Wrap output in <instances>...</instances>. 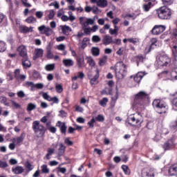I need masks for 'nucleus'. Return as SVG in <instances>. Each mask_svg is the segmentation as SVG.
<instances>
[{
    "instance_id": "f257e3e1",
    "label": "nucleus",
    "mask_w": 177,
    "mask_h": 177,
    "mask_svg": "<svg viewBox=\"0 0 177 177\" xmlns=\"http://www.w3.org/2000/svg\"><path fill=\"white\" fill-rule=\"evenodd\" d=\"M115 73L118 80H122L127 75V65L123 62H118L115 65Z\"/></svg>"
},
{
    "instance_id": "f03ea898",
    "label": "nucleus",
    "mask_w": 177,
    "mask_h": 177,
    "mask_svg": "<svg viewBox=\"0 0 177 177\" xmlns=\"http://www.w3.org/2000/svg\"><path fill=\"white\" fill-rule=\"evenodd\" d=\"M32 128L37 138H44L46 132L45 126L42 125L39 120H35L32 122Z\"/></svg>"
},
{
    "instance_id": "7ed1b4c3",
    "label": "nucleus",
    "mask_w": 177,
    "mask_h": 177,
    "mask_svg": "<svg viewBox=\"0 0 177 177\" xmlns=\"http://www.w3.org/2000/svg\"><path fill=\"white\" fill-rule=\"evenodd\" d=\"M169 63H171V58L168 57V55H158L156 57L155 66L157 68H162V67H167Z\"/></svg>"
},
{
    "instance_id": "20e7f679",
    "label": "nucleus",
    "mask_w": 177,
    "mask_h": 177,
    "mask_svg": "<svg viewBox=\"0 0 177 177\" xmlns=\"http://www.w3.org/2000/svg\"><path fill=\"white\" fill-rule=\"evenodd\" d=\"M127 122L129 125L140 128L142 122H143V118L140 114L131 115L127 118Z\"/></svg>"
},
{
    "instance_id": "39448f33",
    "label": "nucleus",
    "mask_w": 177,
    "mask_h": 177,
    "mask_svg": "<svg viewBox=\"0 0 177 177\" xmlns=\"http://www.w3.org/2000/svg\"><path fill=\"white\" fill-rule=\"evenodd\" d=\"M152 104L158 114L167 113V104L164 101L160 100H154Z\"/></svg>"
},
{
    "instance_id": "423d86ee",
    "label": "nucleus",
    "mask_w": 177,
    "mask_h": 177,
    "mask_svg": "<svg viewBox=\"0 0 177 177\" xmlns=\"http://www.w3.org/2000/svg\"><path fill=\"white\" fill-rule=\"evenodd\" d=\"M159 19H168L171 18L172 13L171 10L165 6L161 7L156 10Z\"/></svg>"
},
{
    "instance_id": "0eeeda50",
    "label": "nucleus",
    "mask_w": 177,
    "mask_h": 177,
    "mask_svg": "<svg viewBox=\"0 0 177 177\" xmlns=\"http://www.w3.org/2000/svg\"><path fill=\"white\" fill-rule=\"evenodd\" d=\"M79 20L82 28L93 26V24H95V19L88 18L86 17H79Z\"/></svg>"
},
{
    "instance_id": "6e6552de",
    "label": "nucleus",
    "mask_w": 177,
    "mask_h": 177,
    "mask_svg": "<svg viewBox=\"0 0 177 177\" xmlns=\"http://www.w3.org/2000/svg\"><path fill=\"white\" fill-rule=\"evenodd\" d=\"M149 97L147 93L145 91H140L136 95V98L134 100V103L136 107H140L142 106V103H138L139 100H143V99H146Z\"/></svg>"
},
{
    "instance_id": "1a4fd4ad",
    "label": "nucleus",
    "mask_w": 177,
    "mask_h": 177,
    "mask_svg": "<svg viewBox=\"0 0 177 177\" xmlns=\"http://www.w3.org/2000/svg\"><path fill=\"white\" fill-rule=\"evenodd\" d=\"M38 30L39 31L40 34L44 35L46 37H50L53 35L55 32L50 27H46L45 25H42L38 27Z\"/></svg>"
},
{
    "instance_id": "9d476101",
    "label": "nucleus",
    "mask_w": 177,
    "mask_h": 177,
    "mask_svg": "<svg viewBox=\"0 0 177 177\" xmlns=\"http://www.w3.org/2000/svg\"><path fill=\"white\" fill-rule=\"evenodd\" d=\"M165 28L166 27L164 25H156L151 30V34L153 35H160V34L165 31Z\"/></svg>"
},
{
    "instance_id": "9b49d317",
    "label": "nucleus",
    "mask_w": 177,
    "mask_h": 177,
    "mask_svg": "<svg viewBox=\"0 0 177 177\" xmlns=\"http://www.w3.org/2000/svg\"><path fill=\"white\" fill-rule=\"evenodd\" d=\"M17 52L19 53V56L21 57H24L25 59H27V48L24 45H21L18 46L17 48Z\"/></svg>"
},
{
    "instance_id": "f8f14e48",
    "label": "nucleus",
    "mask_w": 177,
    "mask_h": 177,
    "mask_svg": "<svg viewBox=\"0 0 177 177\" xmlns=\"http://www.w3.org/2000/svg\"><path fill=\"white\" fill-rule=\"evenodd\" d=\"M95 73H96L93 77H92V75H88V78L90 80V84L91 85H96L98 83L97 80L99 79V77H100L99 69H96Z\"/></svg>"
},
{
    "instance_id": "ddd939ff",
    "label": "nucleus",
    "mask_w": 177,
    "mask_h": 177,
    "mask_svg": "<svg viewBox=\"0 0 177 177\" xmlns=\"http://www.w3.org/2000/svg\"><path fill=\"white\" fill-rule=\"evenodd\" d=\"M144 1L145 3L142 6L143 10H145V12H149L151 6H153V2H156V0H144Z\"/></svg>"
},
{
    "instance_id": "4468645a",
    "label": "nucleus",
    "mask_w": 177,
    "mask_h": 177,
    "mask_svg": "<svg viewBox=\"0 0 177 177\" xmlns=\"http://www.w3.org/2000/svg\"><path fill=\"white\" fill-rule=\"evenodd\" d=\"M90 41L91 39L89 37H84L82 41L78 44L79 49H85Z\"/></svg>"
},
{
    "instance_id": "2eb2a0df",
    "label": "nucleus",
    "mask_w": 177,
    "mask_h": 177,
    "mask_svg": "<svg viewBox=\"0 0 177 177\" xmlns=\"http://www.w3.org/2000/svg\"><path fill=\"white\" fill-rule=\"evenodd\" d=\"M151 45L149 47H146L145 52L146 53H150L151 52V48H153V45L157 46V43L158 42V39L156 37L151 39Z\"/></svg>"
},
{
    "instance_id": "dca6fc26",
    "label": "nucleus",
    "mask_w": 177,
    "mask_h": 177,
    "mask_svg": "<svg viewBox=\"0 0 177 177\" xmlns=\"http://www.w3.org/2000/svg\"><path fill=\"white\" fill-rule=\"evenodd\" d=\"M44 56V49L35 48L34 52L33 60H37L38 57H42Z\"/></svg>"
},
{
    "instance_id": "f3484780",
    "label": "nucleus",
    "mask_w": 177,
    "mask_h": 177,
    "mask_svg": "<svg viewBox=\"0 0 177 177\" xmlns=\"http://www.w3.org/2000/svg\"><path fill=\"white\" fill-rule=\"evenodd\" d=\"M33 29L34 28L32 26H30L29 28L26 26H19L20 32H22V34H27V32H32Z\"/></svg>"
},
{
    "instance_id": "a211bd4d",
    "label": "nucleus",
    "mask_w": 177,
    "mask_h": 177,
    "mask_svg": "<svg viewBox=\"0 0 177 177\" xmlns=\"http://www.w3.org/2000/svg\"><path fill=\"white\" fill-rule=\"evenodd\" d=\"M56 126L60 128L62 133L66 135V132H67V126L66 125V122L62 123L61 121H58Z\"/></svg>"
},
{
    "instance_id": "6ab92c4d",
    "label": "nucleus",
    "mask_w": 177,
    "mask_h": 177,
    "mask_svg": "<svg viewBox=\"0 0 177 177\" xmlns=\"http://www.w3.org/2000/svg\"><path fill=\"white\" fill-rule=\"evenodd\" d=\"M12 171L15 175H20L24 172V168L21 166H16L12 168Z\"/></svg>"
},
{
    "instance_id": "aec40b11",
    "label": "nucleus",
    "mask_w": 177,
    "mask_h": 177,
    "mask_svg": "<svg viewBox=\"0 0 177 177\" xmlns=\"http://www.w3.org/2000/svg\"><path fill=\"white\" fill-rule=\"evenodd\" d=\"M113 37L109 35H106L104 36L102 39V44L104 45H110V44H113Z\"/></svg>"
},
{
    "instance_id": "412c9836",
    "label": "nucleus",
    "mask_w": 177,
    "mask_h": 177,
    "mask_svg": "<svg viewBox=\"0 0 177 177\" xmlns=\"http://www.w3.org/2000/svg\"><path fill=\"white\" fill-rule=\"evenodd\" d=\"M169 174L171 176H174L177 174V163H175L169 167Z\"/></svg>"
},
{
    "instance_id": "4be33fe9",
    "label": "nucleus",
    "mask_w": 177,
    "mask_h": 177,
    "mask_svg": "<svg viewBox=\"0 0 177 177\" xmlns=\"http://www.w3.org/2000/svg\"><path fill=\"white\" fill-rule=\"evenodd\" d=\"M61 30L64 35H70V32L73 31V29L67 25L61 26Z\"/></svg>"
},
{
    "instance_id": "5701e85b",
    "label": "nucleus",
    "mask_w": 177,
    "mask_h": 177,
    "mask_svg": "<svg viewBox=\"0 0 177 177\" xmlns=\"http://www.w3.org/2000/svg\"><path fill=\"white\" fill-rule=\"evenodd\" d=\"M154 169H144L142 170V174L145 175V176H154V172H153Z\"/></svg>"
},
{
    "instance_id": "b1692460",
    "label": "nucleus",
    "mask_w": 177,
    "mask_h": 177,
    "mask_svg": "<svg viewBox=\"0 0 177 177\" xmlns=\"http://www.w3.org/2000/svg\"><path fill=\"white\" fill-rule=\"evenodd\" d=\"M62 63L65 67H71L74 66V61L71 59H64L62 60Z\"/></svg>"
},
{
    "instance_id": "393cba45",
    "label": "nucleus",
    "mask_w": 177,
    "mask_h": 177,
    "mask_svg": "<svg viewBox=\"0 0 177 177\" xmlns=\"http://www.w3.org/2000/svg\"><path fill=\"white\" fill-rule=\"evenodd\" d=\"M145 75H146V74L143 72H138L136 76H134V81L137 83L140 82V81H142V78H143V77H145Z\"/></svg>"
},
{
    "instance_id": "a878e982",
    "label": "nucleus",
    "mask_w": 177,
    "mask_h": 177,
    "mask_svg": "<svg viewBox=\"0 0 177 177\" xmlns=\"http://www.w3.org/2000/svg\"><path fill=\"white\" fill-rule=\"evenodd\" d=\"M24 138H26V133H22L20 136L17 138H14V140L16 142V145H20L23 143V140H24Z\"/></svg>"
},
{
    "instance_id": "bb28decb",
    "label": "nucleus",
    "mask_w": 177,
    "mask_h": 177,
    "mask_svg": "<svg viewBox=\"0 0 177 177\" xmlns=\"http://www.w3.org/2000/svg\"><path fill=\"white\" fill-rule=\"evenodd\" d=\"M52 44L50 42L47 47V58L53 59V53H52Z\"/></svg>"
},
{
    "instance_id": "cd10ccee",
    "label": "nucleus",
    "mask_w": 177,
    "mask_h": 177,
    "mask_svg": "<svg viewBox=\"0 0 177 177\" xmlns=\"http://www.w3.org/2000/svg\"><path fill=\"white\" fill-rule=\"evenodd\" d=\"M66 151V147L63 145V143L59 144V147L58 149V156L59 157H62L63 154H64Z\"/></svg>"
},
{
    "instance_id": "c85d7f7f",
    "label": "nucleus",
    "mask_w": 177,
    "mask_h": 177,
    "mask_svg": "<svg viewBox=\"0 0 177 177\" xmlns=\"http://www.w3.org/2000/svg\"><path fill=\"white\" fill-rule=\"evenodd\" d=\"M24 165L26 169V172H30V171H32V169H34V165H32L29 161H26Z\"/></svg>"
},
{
    "instance_id": "c756f323",
    "label": "nucleus",
    "mask_w": 177,
    "mask_h": 177,
    "mask_svg": "<svg viewBox=\"0 0 177 177\" xmlns=\"http://www.w3.org/2000/svg\"><path fill=\"white\" fill-rule=\"evenodd\" d=\"M91 53L93 56H95V57L99 56V55H100V48L97 47H92Z\"/></svg>"
},
{
    "instance_id": "7c9ffc66",
    "label": "nucleus",
    "mask_w": 177,
    "mask_h": 177,
    "mask_svg": "<svg viewBox=\"0 0 177 177\" xmlns=\"http://www.w3.org/2000/svg\"><path fill=\"white\" fill-rule=\"evenodd\" d=\"M119 30L120 29L118 26H114V29L113 28L109 29V34H111V35H115V37H117V35H118Z\"/></svg>"
},
{
    "instance_id": "2f4dec72",
    "label": "nucleus",
    "mask_w": 177,
    "mask_h": 177,
    "mask_svg": "<svg viewBox=\"0 0 177 177\" xmlns=\"http://www.w3.org/2000/svg\"><path fill=\"white\" fill-rule=\"evenodd\" d=\"M76 60H77V66L80 68H82L84 66V64H85L84 57H77Z\"/></svg>"
},
{
    "instance_id": "473e14b6",
    "label": "nucleus",
    "mask_w": 177,
    "mask_h": 177,
    "mask_svg": "<svg viewBox=\"0 0 177 177\" xmlns=\"http://www.w3.org/2000/svg\"><path fill=\"white\" fill-rule=\"evenodd\" d=\"M97 5L100 8H106L107 6V0H97Z\"/></svg>"
},
{
    "instance_id": "72a5a7b5",
    "label": "nucleus",
    "mask_w": 177,
    "mask_h": 177,
    "mask_svg": "<svg viewBox=\"0 0 177 177\" xmlns=\"http://www.w3.org/2000/svg\"><path fill=\"white\" fill-rule=\"evenodd\" d=\"M22 66L24 68H30V67H31V62H30L28 59L22 60Z\"/></svg>"
},
{
    "instance_id": "f704fd0d",
    "label": "nucleus",
    "mask_w": 177,
    "mask_h": 177,
    "mask_svg": "<svg viewBox=\"0 0 177 177\" xmlns=\"http://www.w3.org/2000/svg\"><path fill=\"white\" fill-rule=\"evenodd\" d=\"M86 59L87 60L88 64H89L91 67H95L96 63L92 57H86Z\"/></svg>"
},
{
    "instance_id": "c9c22d12",
    "label": "nucleus",
    "mask_w": 177,
    "mask_h": 177,
    "mask_svg": "<svg viewBox=\"0 0 177 177\" xmlns=\"http://www.w3.org/2000/svg\"><path fill=\"white\" fill-rule=\"evenodd\" d=\"M6 50V43L2 40H0V53H2Z\"/></svg>"
},
{
    "instance_id": "e433bc0d",
    "label": "nucleus",
    "mask_w": 177,
    "mask_h": 177,
    "mask_svg": "<svg viewBox=\"0 0 177 177\" xmlns=\"http://www.w3.org/2000/svg\"><path fill=\"white\" fill-rule=\"evenodd\" d=\"M171 97H172V104L173 106H174V107L177 108V93H174L173 94H171Z\"/></svg>"
},
{
    "instance_id": "4c0bfd02",
    "label": "nucleus",
    "mask_w": 177,
    "mask_h": 177,
    "mask_svg": "<svg viewBox=\"0 0 177 177\" xmlns=\"http://www.w3.org/2000/svg\"><path fill=\"white\" fill-rule=\"evenodd\" d=\"M45 70L46 71H53V70H55V64H48L46 65Z\"/></svg>"
},
{
    "instance_id": "58836bf2",
    "label": "nucleus",
    "mask_w": 177,
    "mask_h": 177,
    "mask_svg": "<svg viewBox=\"0 0 177 177\" xmlns=\"http://www.w3.org/2000/svg\"><path fill=\"white\" fill-rule=\"evenodd\" d=\"M37 109V105L32 103L28 104L26 110L27 111H32V110H35Z\"/></svg>"
},
{
    "instance_id": "ea45409f",
    "label": "nucleus",
    "mask_w": 177,
    "mask_h": 177,
    "mask_svg": "<svg viewBox=\"0 0 177 177\" xmlns=\"http://www.w3.org/2000/svg\"><path fill=\"white\" fill-rule=\"evenodd\" d=\"M55 153V149L53 148H48V153L46 155V157L47 160L50 159V156Z\"/></svg>"
},
{
    "instance_id": "a19ab883",
    "label": "nucleus",
    "mask_w": 177,
    "mask_h": 177,
    "mask_svg": "<svg viewBox=\"0 0 177 177\" xmlns=\"http://www.w3.org/2000/svg\"><path fill=\"white\" fill-rule=\"evenodd\" d=\"M107 62V55H104L101 59H100L99 64L100 66H104Z\"/></svg>"
},
{
    "instance_id": "79ce46f5",
    "label": "nucleus",
    "mask_w": 177,
    "mask_h": 177,
    "mask_svg": "<svg viewBox=\"0 0 177 177\" xmlns=\"http://www.w3.org/2000/svg\"><path fill=\"white\" fill-rule=\"evenodd\" d=\"M26 21L29 24H31L35 23L37 21V19L32 16H30L26 19Z\"/></svg>"
},
{
    "instance_id": "37998d69",
    "label": "nucleus",
    "mask_w": 177,
    "mask_h": 177,
    "mask_svg": "<svg viewBox=\"0 0 177 177\" xmlns=\"http://www.w3.org/2000/svg\"><path fill=\"white\" fill-rule=\"evenodd\" d=\"M109 102V99L107 97H104L100 101V104L102 107H106L107 105V102Z\"/></svg>"
},
{
    "instance_id": "c03bdc74",
    "label": "nucleus",
    "mask_w": 177,
    "mask_h": 177,
    "mask_svg": "<svg viewBox=\"0 0 177 177\" xmlns=\"http://www.w3.org/2000/svg\"><path fill=\"white\" fill-rule=\"evenodd\" d=\"M122 169L124 171L125 175H130L131 174V170H129V167L127 165H122Z\"/></svg>"
},
{
    "instance_id": "a18cd8bd",
    "label": "nucleus",
    "mask_w": 177,
    "mask_h": 177,
    "mask_svg": "<svg viewBox=\"0 0 177 177\" xmlns=\"http://www.w3.org/2000/svg\"><path fill=\"white\" fill-rule=\"evenodd\" d=\"M171 52L174 57L177 60V46L175 45L171 48Z\"/></svg>"
},
{
    "instance_id": "49530a36",
    "label": "nucleus",
    "mask_w": 177,
    "mask_h": 177,
    "mask_svg": "<svg viewBox=\"0 0 177 177\" xmlns=\"http://www.w3.org/2000/svg\"><path fill=\"white\" fill-rule=\"evenodd\" d=\"M91 41L92 42L97 43L100 42V41H102V39L100 38V37H99V35H93L91 38Z\"/></svg>"
},
{
    "instance_id": "de8ad7c7",
    "label": "nucleus",
    "mask_w": 177,
    "mask_h": 177,
    "mask_svg": "<svg viewBox=\"0 0 177 177\" xmlns=\"http://www.w3.org/2000/svg\"><path fill=\"white\" fill-rule=\"evenodd\" d=\"M82 28L84 34H86V35H91V32H92V30L91 28L84 27Z\"/></svg>"
},
{
    "instance_id": "09e8293b",
    "label": "nucleus",
    "mask_w": 177,
    "mask_h": 177,
    "mask_svg": "<svg viewBox=\"0 0 177 177\" xmlns=\"http://www.w3.org/2000/svg\"><path fill=\"white\" fill-rule=\"evenodd\" d=\"M41 172L42 174H49V169H48V165H43L41 167Z\"/></svg>"
},
{
    "instance_id": "8fccbe9b",
    "label": "nucleus",
    "mask_w": 177,
    "mask_h": 177,
    "mask_svg": "<svg viewBox=\"0 0 177 177\" xmlns=\"http://www.w3.org/2000/svg\"><path fill=\"white\" fill-rule=\"evenodd\" d=\"M55 91L57 93H62L63 92V86L62 84H56Z\"/></svg>"
},
{
    "instance_id": "3c124183",
    "label": "nucleus",
    "mask_w": 177,
    "mask_h": 177,
    "mask_svg": "<svg viewBox=\"0 0 177 177\" xmlns=\"http://www.w3.org/2000/svg\"><path fill=\"white\" fill-rule=\"evenodd\" d=\"M128 41L131 44H133V45H136L137 44H139V39L138 38H129L128 39Z\"/></svg>"
},
{
    "instance_id": "603ef678",
    "label": "nucleus",
    "mask_w": 177,
    "mask_h": 177,
    "mask_svg": "<svg viewBox=\"0 0 177 177\" xmlns=\"http://www.w3.org/2000/svg\"><path fill=\"white\" fill-rule=\"evenodd\" d=\"M64 143L66 146H73V145H74V142L70 140V138H65Z\"/></svg>"
},
{
    "instance_id": "864d4df0",
    "label": "nucleus",
    "mask_w": 177,
    "mask_h": 177,
    "mask_svg": "<svg viewBox=\"0 0 177 177\" xmlns=\"http://www.w3.org/2000/svg\"><path fill=\"white\" fill-rule=\"evenodd\" d=\"M6 102H8L6 97H0V103H3V104H5V106H9V103H7Z\"/></svg>"
},
{
    "instance_id": "5fc2aeb1",
    "label": "nucleus",
    "mask_w": 177,
    "mask_h": 177,
    "mask_svg": "<svg viewBox=\"0 0 177 177\" xmlns=\"http://www.w3.org/2000/svg\"><path fill=\"white\" fill-rule=\"evenodd\" d=\"M12 109H20L21 106H20V104L16 102L15 100H11Z\"/></svg>"
},
{
    "instance_id": "6e6d98bb",
    "label": "nucleus",
    "mask_w": 177,
    "mask_h": 177,
    "mask_svg": "<svg viewBox=\"0 0 177 177\" xmlns=\"http://www.w3.org/2000/svg\"><path fill=\"white\" fill-rule=\"evenodd\" d=\"M162 3L165 6H169L174 3V0H162Z\"/></svg>"
},
{
    "instance_id": "4d7b16f0",
    "label": "nucleus",
    "mask_w": 177,
    "mask_h": 177,
    "mask_svg": "<svg viewBox=\"0 0 177 177\" xmlns=\"http://www.w3.org/2000/svg\"><path fill=\"white\" fill-rule=\"evenodd\" d=\"M42 97L45 100H48V102H50L52 97H50V95H48V93H42Z\"/></svg>"
},
{
    "instance_id": "13d9d810",
    "label": "nucleus",
    "mask_w": 177,
    "mask_h": 177,
    "mask_svg": "<svg viewBox=\"0 0 177 177\" xmlns=\"http://www.w3.org/2000/svg\"><path fill=\"white\" fill-rule=\"evenodd\" d=\"M32 77L35 78V80H38V78L41 77V74H39V72L34 71L32 73Z\"/></svg>"
},
{
    "instance_id": "bf43d9fd",
    "label": "nucleus",
    "mask_w": 177,
    "mask_h": 177,
    "mask_svg": "<svg viewBox=\"0 0 177 177\" xmlns=\"http://www.w3.org/2000/svg\"><path fill=\"white\" fill-rule=\"evenodd\" d=\"M24 6L26 8H31V3H28V0H21Z\"/></svg>"
},
{
    "instance_id": "052dcab7",
    "label": "nucleus",
    "mask_w": 177,
    "mask_h": 177,
    "mask_svg": "<svg viewBox=\"0 0 177 177\" xmlns=\"http://www.w3.org/2000/svg\"><path fill=\"white\" fill-rule=\"evenodd\" d=\"M96 121H99L100 122H103L104 121V116L103 115H98L95 118Z\"/></svg>"
},
{
    "instance_id": "680f3d73",
    "label": "nucleus",
    "mask_w": 177,
    "mask_h": 177,
    "mask_svg": "<svg viewBox=\"0 0 177 177\" xmlns=\"http://www.w3.org/2000/svg\"><path fill=\"white\" fill-rule=\"evenodd\" d=\"M26 84L28 85V86L31 87V91H34L35 89V84L32 82H26Z\"/></svg>"
},
{
    "instance_id": "e2e57ef3",
    "label": "nucleus",
    "mask_w": 177,
    "mask_h": 177,
    "mask_svg": "<svg viewBox=\"0 0 177 177\" xmlns=\"http://www.w3.org/2000/svg\"><path fill=\"white\" fill-rule=\"evenodd\" d=\"M96 122V120H95V118H92L88 122V125L89 126V128H93L95 122Z\"/></svg>"
},
{
    "instance_id": "0e129e2a",
    "label": "nucleus",
    "mask_w": 177,
    "mask_h": 177,
    "mask_svg": "<svg viewBox=\"0 0 177 177\" xmlns=\"http://www.w3.org/2000/svg\"><path fill=\"white\" fill-rule=\"evenodd\" d=\"M8 167V162L0 160V168H6Z\"/></svg>"
},
{
    "instance_id": "69168bd1",
    "label": "nucleus",
    "mask_w": 177,
    "mask_h": 177,
    "mask_svg": "<svg viewBox=\"0 0 177 177\" xmlns=\"http://www.w3.org/2000/svg\"><path fill=\"white\" fill-rule=\"evenodd\" d=\"M35 16L37 19H42V16H44V12L42 11H37L35 12Z\"/></svg>"
},
{
    "instance_id": "338daca9",
    "label": "nucleus",
    "mask_w": 177,
    "mask_h": 177,
    "mask_svg": "<svg viewBox=\"0 0 177 177\" xmlns=\"http://www.w3.org/2000/svg\"><path fill=\"white\" fill-rule=\"evenodd\" d=\"M164 150H169L171 149V145L169 142H167L163 145Z\"/></svg>"
},
{
    "instance_id": "774afa93",
    "label": "nucleus",
    "mask_w": 177,
    "mask_h": 177,
    "mask_svg": "<svg viewBox=\"0 0 177 177\" xmlns=\"http://www.w3.org/2000/svg\"><path fill=\"white\" fill-rule=\"evenodd\" d=\"M20 69H15V77L17 80H19V77H20Z\"/></svg>"
}]
</instances>
